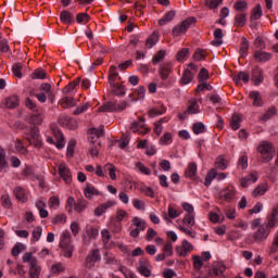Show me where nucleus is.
<instances>
[{"label":"nucleus","mask_w":278,"mask_h":278,"mask_svg":"<svg viewBox=\"0 0 278 278\" xmlns=\"http://www.w3.org/2000/svg\"><path fill=\"white\" fill-rule=\"evenodd\" d=\"M60 18L61 23H64L65 25H73V23H75V15L66 10L61 12Z\"/></svg>","instance_id":"nucleus-23"},{"label":"nucleus","mask_w":278,"mask_h":278,"mask_svg":"<svg viewBox=\"0 0 278 278\" xmlns=\"http://www.w3.org/2000/svg\"><path fill=\"white\" fill-rule=\"evenodd\" d=\"M237 168L241 170H247V168H249V156L247 155V153L240 155L237 163Z\"/></svg>","instance_id":"nucleus-29"},{"label":"nucleus","mask_w":278,"mask_h":278,"mask_svg":"<svg viewBox=\"0 0 278 278\" xmlns=\"http://www.w3.org/2000/svg\"><path fill=\"white\" fill-rule=\"evenodd\" d=\"M13 194L21 203H27L29 201V192L21 186L13 189Z\"/></svg>","instance_id":"nucleus-16"},{"label":"nucleus","mask_w":278,"mask_h":278,"mask_svg":"<svg viewBox=\"0 0 278 278\" xmlns=\"http://www.w3.org/2000/svg\"><path fill=\"white\" fill-rule=\"evenodd\" d=\"M89 152L88 155L90 157H99V152L101 151V139L103 138V129H98V128H91L89 129Z\"/></svg>","instance_id":"nucleus-1"},{"label":"nucleus","mask_w":278,"mask_h":278,"mask_svg":"<svg viewBox=\"0 0 278 278\" xmlns=\"http://www.w3.org/2000/svg\"><path fill=\"white\" fill-rule=\"evenodd\" d=\"M185 175L189 177V179H197V163H189Z\"/></svg>","instance_id":"nucleus-32"},{"label":"nucleus","mask_w":278,"mask_h":278,"mask_svg":"<svg viewBox=\"0 0 278 278\" xmlns=\"http://www.w3.org/2000/svg\"><path fill=\"white\" fill-rule=\"evenodd\" d=\"M58 170H59V175H60L61 179H63V181L65 184L73 182V174L71 173V168H68V166H66V163H60L58 165Z\"/></svg>","instance_id":"nucleus-10"},{"label":"nucleus","mask_w":278,"mask_h":278,"mask_svg":"<svg viewBox=\"0 0 278 278\" xmlns=\"http://www.w3.org/2000/svg\"><path fill=\"white\" fill-rule=\"evenodd\" d=\"M191 251H194V245L188 240H184L181 245L176 247V253L180 257L188 256V253H191Z\"/></svg>","instance_id":"nucleus-13"},{"label":"nucleus","mask_w":278,"mask_h":278,"mask_svg":"<svg viewBox=\"0 0 278 278\" xmlns=\"http://www.w3.org/2000/svg\"><path fill=\"white\" fill-rule=\"evenodd\" d=\"M194 79V74L190 70H186L181 76L180 84L186 86L187 84H190Z\"/></svg>","instance_id":"nucleus-38"},{"label":"nucleus","mask_w":278,"mask_h":278,"mask_svg":"<svg viewBox=\"0 0 278 278\" xmlns=\"http://www.w3.org/2000/svg\"><path fill=\"white\" fill-rule=\"evenodd\" d=\"M242 123V115L233 114L230 119V127L233 131H238L240 129V124Z\"/></svg>","instance_id":"nucleus-28"},{"label":"nucleus","mask_w":278,"mask_h":278,"mask_svg":"<svg viewBox=\"0 0 278 278\" xmlns=\"http://www.w3.org/2000/svg\"><path fill=\"white\" fill-rule=\"evenodd\" d=\"M190 53V49L188 48H182L180 51L177 52L176 54V60L177 62H184L186 58H188V54Z\"/></svg>","instance_id":"nucleus-50"},{"label":"nucleus","mask_w":278,"mask_h":278,"mask_svg":"<svg viewBox=\"0 0 278 278\" xmlns=\"http://www.w3.org/2000/svg\"><path fill=\"white\" fill-rule=\"evenodd\" d=\"M88 207V200L80 198L76 201L75 204V211L78 212V214H81V212H84V210H86Z\"/></svg>","instance_id":"nucleus-36"},{"label":"nucleus","mask_w":278,"mask_h":278,"mask_svg":"<svg viewBox=\"0 0 278 278\" xmlns=\"http://www.w3.org/2000/svg\"><path fill=\"white\" fill-rule=\"evenodd\" d=\"M138 270L143 277H151V263L147 260L140 261Z\"/></svg>","instance_id":"nucleus-21"},{"label":"nucleus","mask_w":278,"mask_h":278,"mask_svg":"<svg viewBox=\"0 0 278 278\" xmlns=\"http://www.w3.org/2000/svg\"><path fill=\"white\" fill-rule=\"evenodd\" d=\"M254 46L256 49H260V51H264V49H266V41H264L263 37L258 36L254 41Z\"/></svg>","instance_id":"nucleus-61"},{"label":"nucleus","mask_w":278,"mask_h":278,"mask_svg":"<svg viewBox=\"0 0 278 278\" xmlns=\"http://www.w3.org/2000/svg\"><path fill=\"white\" fill-rule=\"evenodd\" d=\"M254 60L256 62H268V60H270L273 58V54L268 53V52H264L262 50H256L254 52V55H253Z\"/></svg>","instance_id":"nucleus-22"},{"label":"nucleus","mask_w":278,"mask_h":278,"mask_svg":"<svg viewBox=\"0 0 278 278\" xmlns=\"http://www.w3.org/2000/svg\"><path fill=\"white\" fill-rule=\"evenodd\" d=\"M232 79L237 86H240V81L249 84L250 76L247 72H239L237 75L233 76Z\"/></svg>","instance_id":"nucleus-26"},{"label":"nucleus","mask_w":278,"mask_h":278,"mask_svg":"<svg viewBox=\"0 0 278 278\" xmlns=\"http://www.w3.org/2000/svg\"><path fill=\"white\" fill-rule=\"evenodd\" d=\"M45 121V115L40 112L30 114V116L27 119L28 125H35L40 126L42 125V122Z\"/></svg>","instance_id":"nucleus-20"},{"label":"nucleus","mask_w":278,"mask_h":278,"mask_svg":"<svg viewBox=\"0 0 278 278\" xmlns=\"http://www.w3.org/2000/svg\"><path fill=\"white\" fill-rule=\"evenodd\" d=\"M41 236H42V227L37 226L33 230V242H38V240H40Z\"/></svg>","instance_id":"nucleus-64"},{"label":"nucleus","mask_w":278,"mask_h":278,"mask_svg":"<svg viewBox=\"0 0 278 278\" xmlns=\"http://www.w3.org/2000/svg\"><path fill=\"white\" fill-rule=\"evenodd\" d=\"M159 40H160V33L154 31L147 39L146 47H148V49H153V47H155V45H157Z\"/></svg>","instance_id":"nucleus-27"},{"label":"nucleus","mask_w":278,"mask_h":278,"mask_svg":"<svg viewBox=\"0 0 278 278\" xmlns=\"http://www.w3.org/2000/svg\"><path fill=\"white\" fill-rule=\"evenodd\" d=\"M249 99H251L254 108H262V105H264V100L262 99L260 91H251L249 93Z\"/></svg>","instance_id":"nucleus-19"},{"label":"nucleus","mask_w":278,"mask_h":278,"mask_svg":"<svg viewBox=\"0 0 278 278\" xmlns=\"http://www.w3.org/2000/svg\"><path fill=\"white\" fill-rule=\"evenodd\" d=\"M29 144H33L35 149H42V139H40V130L36 127L30 128L29 134L26 137Z\"/></svg>","instance_id":"nucleus-9"},{"label":"nucleus","mask_w":278,"mask_h":278,"mask_svg":"<svg viewBox=\"0 0 278 278\" xmlns=\"http://www.w3.org/2000/svg\"><path fill=\"white\" fill-rule=\"evenodd\" d=\"M12 71H13V75L15 77H17L18 79H21L23 77V64L21 63H15L12 67Z\"/></svg>","instance_id":"nucleus-54"},{"label":"nucleus","mask_w":278,"mask_h":278,"mask_svg":"<svg viewBox=\"0 0 278 278\" xmlns=\"http://www.w3.org/2000/svg\"><path fill=\"white\" fill-rule=\"evenodd\" d=\"M30 77L31 79H47V72L42 68H37Z\"/></svg>","instance_id":"nucleus-46"},{"label":"nucleus","mask_w":278,"mask_h":278,"mask_svg":"<svg viewBox=\"0 0 278 278\" xmlns=\"http://www.w3.org/2000/svg\"><path fill=\"white\" fill-rule=\"evenodd\" d=\"M15 149L17 153H21L22 155H27L28 153L27 148H25V146H23V142H21V140L18 139L15 140Z\"/></svg>","instance_id":"nucleus-56"},{"label":"nucleus","mask_w":278,"mask_h":278,"mask_svg":"<svg viewBox=\"0 0 278 278\" xmlns=\"http://www.w3.org/2000/svg\"><path fill=\"white\" fill-rule=\"evenodd\" d=\"M197 23L195 17H188L185 21L181 22V24L176 25L173 28V36L179 37L182 36V34H186L188 29H190L191 25H194Z\"/></svg>","instance_id":"nucleus-7"},{"label":"nucleus","mask_w":278,"mask_h":278,"mask_svg":"<svg viewBox=\"0 0 278 278\" xmlns=\"http://www.w3.org/2000/svg\"><path fill=\"white\" fill-rule=\"evenodd\" d=\"M170 73H173V62H166L160 65L159 75L163 81H166L170 77Z\"/></svg>","instance_id":"nucleus-15"},{"label":"nucleus","mask_w":278,"mask_h":278,"mask_svg":"<svg viewBox=\"0 0 278 278\" xmlns=\"http://www.w3.org/2000/svg\"><path fill=\"white\" fill-rule=\"evenodd\" d=\"M132 225L136 227L130 231L131 238H138L140 236V231H144L147 229V222L140 219V217L132 218Z\"/></svg>","instance_id":"nucleus-11"},{"label":"nucleus","mask_w":278,"mask_h":278,"mask_svg":"<svg viewBox=\"0 0 278 278\" xmlns=\"http://www.w3.org/2000/svg\"><path fill=\"white\" fill-rule=\"evenodd\" d=\"M275 114H277V108L275 106H270L261 117L260 121H270V118H273V116H275Z\"/></svg>","instance_id":"nucleus-41"},{"label":"nucleus","mask_w":278,"mask_h":278,"mask_svg":"<svg viewBox=\"0 0 278 278\" xmlns=\"http://www.w3.org/2000/svg\"><path fill=\"white\" fill-rule=\"evenodd\" d=\"M97 262H101V252L99 249L91 250L84 262L85 268H88V270H92L94 268Z\"/></svg>","instance_id":"nucleus-6"},{"label":"nucleus","mask_w":278,"mask_h":278,"mask_svg":"<svg viewBox=\"0 0 278 278\" xmlns=\"http://www.w3.org/2000/svg\"><path fill=\"white\" fill-rule=\"evenodd\" d=\"M8 168V161H5V150L0 148V170L3 172Z\"/></svg>","instance_id":"nucleus-52"},{"label":"nucleus","mask_w":278,"mask_h":278,"mask_svg":"<svg viewBox=\"0 0 278 278\" xmlns=\"http://www.w3.org/2000/svg\"><path fill=\"white\" fill-rule=\"evenodd\" d=\"M162 216L166 220V223H170V218L172 219L179 218V216H181V212L175 208L173 204H169L167 208V213L164 212Z\"/></svg>","instance_id":"nucleus-17"},{"label":"nucleus","mask_w":278,"mask_h":278,"mask_svg":"<svg viewBox=\"0 0 278 278\" xmlns=\"http://www.w3.org/2000/svg\"><path fill=\"white\" fill-rule=\"evenodd\" d=\"M131 131L134 134H140L141 136H144L151 131V128H144V118L140 117V122H134L130 125Z\"/></svg>","instance_id":"nucleus-14"},{"label":"nucleus","mask_w":278,"mask_h":278,"mask_svg":"<svg viewBox=\"0 0 278 278\" xmlns=\"http://www.w3.org/2000/svg\"><path fill=\"white\" fill-rule=\"evenodd\" d=\"M205 55H207V52H205V50H203V49H198V50L193 53V60H195L197 62H201V60H205Z\"/></svg>","instance_id":"nucleus-58"},{"label":"nucleus","mask_w":278,"mask_h":278,"mask_svg":"<svg viewBox=\"0 0 278 278\" xmlns=\"http://www.w3.org/2000/svg\"><path fill=\"white\" fill-rule=\"evenodd\" d=\"M258 18H262V5L261 4H257L253 9L250 21H258Z\"/></svg>","instance_id":"nucleus-48"},{"label":"nucleus","mask_w":278,"mask_h":278,"mask_svg":"<svg viewBox=\"0 0 278 278\" xmlns=\"http://www.w3.org/2000/svg\"><path fill=\"white\" fill-rule=\"evenodd\" d=\"M247 25V13H237L235 15V26L244 27Z\"/></svg>","instance_id":"nucleus-31"},{"label":"nucleus","mask_w":278,"mask_h":278,"mask_svg":"<svg viewBox=\"0 0 278 278\" xmlns=\"http://www.w3.org/2000/svg\"><path fill=\"white\" fill-rule=\"evenodd\" d=\"M216 175H218V173L216 172L215 168H212L205 177V181H204V186H211L212 181H214V179H216Z\"/></svg>","instance_id":"nucleus-43"},{"label":"nucleus","mask_w":278,"mask_h":278,"mask_svg":"<svg viewBox=\"0 0 278 278\" xmlns=\"http://www.w3.org/2000/svg\"><path fill=\"white\" fill-rule=\"evenodd\" d=\"M182 223L184 225H189V227H194V214H186Z\"/></svg>","instance_id":"nucleus-62"},{"label":"nucleus","mask_w":278,"mask_h":278,"mask_svg":"<svg viewBox=\"0 0 278 278\" xmlns=\"http://www.w3.org/2000/svg\"><path fill=\"white\" fill-rule=\"evenodd\" d=\"M104 170L109 173V177L110 179H112L113 181H116V166H114V164L112 163H108L106 165H104Z\"/></svg>","instance_id":"nucleus-40"},{"label":"nucleus","mask_w":278,"mask_h":278,"mask_svg":"<svg viewBox=\"0 0 278 278\" xmlns=\"http://www.w3.org/2000/svg\"><path fill=\"white\" fill-rule=\"evenodd\" d=\"M201 110L199 109V103L197 102V99L189 100V105L187 106V113L188 114H199Z\"/></svg>","instance_id":"nucleus-30"},{"label":"nucleus","mask_w":278,"mask_h":278,"mask_svg":"<svg viewBox=\"0 0 278 278\" xmlns=\"http://www.w3.org/2000/svg\"><path fill=\"white\" fill-rule=\"evenodd\" d=\"M247 51H249V40H247V38L243 37L240 46L241 58H244V55H247Z\"/></svg>","instance_id":"nucleus-60"},{"label":"nucleus","mask_w":278,"mask_h":278,"mask_svg":"<svg viewBox=\"0 0 278 278\" xmlns=\"http://www.w3.org/2000/svg\"><path fill=\"white\" fill-rule=\"evenodd\" d=\"M86 233L89 238H92L93 240H97V238H99V229H97L92 226L87 227Z\"/></svg>","instance_id":"nucleus-55"},{"label":"nucleus","mask_w":278,"mask_h":278,"mask_svg":"<svg viewBox=\"0 0 278 278\" xmlns=\"http://www.w3.org/2000/svg\"><path fill=\"white\" fill-rule=\"evenodd\" d=\"M90 22V15L88 13H78L76 15V23L79 25H86V23Z\"/></svg>","instance_id":"nucleus-45"},{"label":"nucleus","mask_w":278,"mask_h":278,"mask_svg":"<svg viewBox=\"0 0 278 278\" xmlns=\"http://www.w3.org/2000/svg\"><path fill=\"white\" fill-rule=\"evenodd\" d=\"M135 166L142 173V175H151V168L146 167L142 162L135 163Z\"/></svg>","instance_id":"nucleus-63"},{"label":"nucleus","mask_w":278,"mask_h":278,"mask_svg":"<svg viewBox=\"0 0 278 278\" xmlns=\"http://www.w3.org/2000/svg\"><path fill=\"white\" fill-rule=\"evenodd\" d=\"M192 131L197 136H199V134H204L205 132V125H203V123H201V122H198V123L193 124Z\"/></svg>","instance_id":"nucleus-53"},{"label":"nucleus","mask_w":278,"mask_h":278,"mask_svg":"<svg viewBox=\"0 0 278 278\" xmlns=\"http://www.w3.org/2000/svg\"><path fill=\"white\" fill-rule=\"evenodd\" d=\"M48 205L50 210H58V207H60V198L58 195H52L49 199Z\"/></svg>","instance_id":"nucleus-51"},{"label":"nucleus","mask_w":278,"mask_h":278,"mask_svg":"<svg viewBox=\"0 0 278 278\" xmlns=\"http://www.w3.org/2000/svg\"><path fill=\"white\" fill-rule=\"evenodd\" d=\"M116 77H118V72H116V66H111L110 74H109V84L111 86H114L116 81Z\"/></svg>","instance_id":"nucleus-49"},{"label":"nucleus","mask_w":278,"mask_h":278,"mask_svg":"<svg viewBox=\"0 0 278 278\" xmlns=\"http://www.w3.org/2000/svg\"><path fill=\"white\" fill-rule=\"evenodd\" d=\"M192 260H193V268L195 270H201L203 268V261L201 260V256L193 255Z\"/></svg>","instance_id":"nucleus-59"},{"label":"nucleus","mask_w":278,"mask_h":278,"mask_svg":"<svg viewBox=\"0 0 278 278\" xmlns=\"http://www.w3.org/2000/svg\"><path fill=\"white\" fill-rule=\"evenodd\" d=\"M166 58V50H160L156 52L152 59V63L160 64V62H163V60Z\"/></svg>","instance_id":"nucleus-44"},{"label":"nucleus","mask_w":278,"mask_h":278,"mask_svg":"<svg viewBox=\"0 0 278 278\" xmlns=\"http://www.w3.org/2000/svg\"><path fill=\"white\" fill-rule=\"evenodd\" d=\"M66 223V215L59 214L52 218V225H64Z\"/></svg>","instance_id":"nucleus-57"},{"label":"nucleus","mask_w":278,"mask_h":278,"mask_svg":"<svg viewBox=\"0 0 278 278\" xmlns=\"http://www.w3.org/2000/svg\"><path fill=\"white\" fill-rule=\"evenodd\" d=\"M227 166H229V161L225 160V156L216 157L215 168H218V170H226Z\"/></svg>","instance_id":"nucleus-34"},{"label":"nucleus","mask_w":278,"mask_h":278,"mask_svg":"<svg viewBox=\"0 0 278 278\" xmlns=\"http://www.w3.org/2000/svg\"><path fill=\"white\" fill-rule=\"evenodd\" d=\"M268 236H270V229L264 225H261L258 229L253 233L252 238L254 242H264Z\"/></svg>","instance_id":"nucleus-12"},{"label":"nucleus","mask_w":278,"mask_h":278,"mask_svg":"<svg viewBox=\"0 0 278 278\" xmlns=\"http://www.w3.org/2000/svg\"><path fill=\"white\" fill-rule=\"evenodd\" d=\"M84 194L86 199H92L93 197H101V191H98L94 186H92L90 182H87Z\"/></svg>","instance_id":"nucleus-18"},{"label":"nucleus","mask_w":278,"mask_h":278,"mask_svg":"<svg viewBox=\"0 0 278 278\" xmlns=\"http://www.w3.org/2000/svg\"><path fill=\"white\" fill-rule=\"evenodd\" d=\"M257 151L261 153V157L265 164L275 157V147L268 141H262L257 147Z\"/></svg>","instance_id":"nucleus-4"},{"label":"nucleus","mask_w":278,"mask_h":278,"mask_svg":"<svg viewBox=\"0 0 278 278\" xmlns=\"http://www.w3.org/2000/svg\"><path fill=\"white\" fill-rule=\"evenodd\" d=\"M233 8L238 13H247V10H249V3L247 1L239 0L233 4Z\"/></svg>","instance_id":"nucleus-39"},{"label":"nucleus","mask_w":278,"mask_h":278,"mask_svg":"<svg viewBox=\"0 0 278 278\" xmlns=\"http://www.w3.org/2000/svg\"><path fill=\"white\" fill-rule=\"evenodd\" d=\"M20 100L16 96H11L5 99V105L9 110H14V108H18Z\"/></svg>","instance_id":"nucleus-37"},{"label":"nucleus","mask_w":278,"mask_h":278,"mask_svg":"<svg viewBox=\"0 0 278 278\" xmlns=\"http://www.w3.org/2000/svg\"><path fill=\"white\" fill-rule=\"evenodd\" d=\"M66 270V267L62 263H55L51 266V273L53 275H60L61 273H64Z\"/></svg>","instance_id":"nucleus-47"},{"label":"nucleus","mask_w":278,"mask_h":278,"mask_svg":"<svg viewBox=\"0 0 278 278\" xmlns=\"http://www.w3.org/2000/svg\"><path fill=\"white\" fill-rule=\"evenodd\" d=\"M162 114H166V106L162 103L160 108H153L148 112V116L150 118H155V116H162Z\"/></svg>","instance_id":"nucleus-25"},{"label":"nucleus","mask_w":278,"mask_h":278,"mask_svg":"<svg viewBox=\"0 0 278 278\" xmlns=\"http://www.w3.org/2000/svg\"><path fill=\"white\" fill-rule=\"evenodd\" d=\"M75 105H77V102L75 101L74 98L64 97L61 99V108H63L64 110L68 108H75Z\"/></svg>","instance_id":"nucleus-33"},{"label":"nucleus","mask_w":278,"mask_h":278,"mask_svg":"<svg viewBox=\"0 0 278 278\" xmlns=\"http://www.w3.org/2000/svg\"><path fill=\"white\" fill-rule=\"evenodd\" d=\"M35 97L39 101V103H47V99H50L53 102L55 96L53 94V91H51V84H41L39 87V93H36Z\"/></svg>","instance_id":"nucleus-5"},{"label":"nucleus","mask_w":278,"mask_h":278,"mask_svg":"<svg viewBox=\"0 0 278 278\" xmlns=\"http://www.w3.org/2000/svg\"><path fill=\"white\" fill-rule=\"evenodd\" d=\"M24 264H29V277L30 278H40V273L42 269L38 264V258L34 256L31 252H26L22 257Z\"/></svg>","instance_id":"nucleus-2"},{"label":"nucleus","mask_w":278,"mask_h":278,"mask_svg":"<svg viewBox=\"0 0 278 278\" xmlns=\"http://www.w3.org/2000/svg\"><path fill=\"white\" fill-rule=\"evenodd\" d=\"M60 248L63 251L64 257H67L68 260L73 257V251H75V247L72 243L71 232L68 230L63 231L61 236Z\"/></svg>","instance_id":"nucleus-3"},{"label":"nucleus","mask_w":278,"mask_h":278,"mask_svg":"<svg viewBox=\"0 0 278 278\" xmlns=\"http://www.w3.org/2000/svg\"><path fill=\"white\" fill-rule=\"evenodd\" d=\"M266 192H268V184H261L252 191V197L257 199V197H264Z\"/></svg>","instance_id":"nucleus-24"},{"label":"nucleus","mask_w":278,"mask_h":278,"mask_svg":"<svg viewBox=\"0 0 278 278\" xmlns=\"http://www.w3.org/2000/svg\"><path fill=\"white\" fill-rule=\"evenodd\" d=\"M98 112H118V106L114 102H108L98 109Z\"/></svg>","instance_id":"nucleus-35"},{"label":"nucleus","mask_w":278,"mask_h":278,"mask_svg":"<svg viewBox=\"0 0 278 278\" xmlns=\"http://www.w3.org/2000/svg\"><path fill=\"white\" fill-rule=\"evenodd\" d=\"M236 194H237L236 187L228 186V187L224 188L219 192V197H218L219 203H223L224 201L226 203L233 202V199H236Z\"/></svg>","instance_id":"nucleus-8"},{"label":"nucleus","mask_w":278,"mask_h":278,"mask_svg":"<svg viewBox=\"0 0 278 278\" xmlns=\"http://www.w3.org/2000/svg\"><path fill=\"white\" fill-rule=\"evenodd\" d=\"M175 18V11H168L160 21L159 25L162 27L166 25V23H170Z\"/></svg>","instance_id":"nucleus-42"}]
</instances>
